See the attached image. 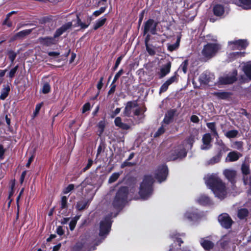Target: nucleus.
Returning <instances> with one entry per match:
<instances>
[{
  "label": "nucleus",
  "mask_w": 251,
  "mask_h": 251,
  "mask_svg": "<svg viewBox=\"0 0 251 251\" xmlns=\"http://www.w3.org/2000/svg\"><path fill=\"white\" fill-rule=\"evenodd\" d=\"M111 224L110 218L109 217H106L100 222L99 235L103 239L108 234L110 229Z\"/></svg>",
  "instance_id": "obj_5"
},
{
  "label": "nucleus",
  "mask_w": 251,
  "mask_h": 251,
  "mask_svg": "<svg viewBox=\"0 0 251 251\" xmlns=\"http://www.w3.org/2000/svg\"><path fill=\"white\" fill-rule=\"evenodd\" d=\"M123 56H121L117 58V60L116 61V63H115L114 67V70H115L118 68V67L119 66V64L121 63V61L122 59H123Z\"/></svg>",
  "instance_id": "obj_60"
},
{
  "label": "nucleus",
  "mask_w": 251,
  "mask_h": 251,
  "mask_svg": "<svg viewBox=\"0 0 251 251\" xmlns=\"http://www.w3.org/2000/svg\"><path fill=\"white\" fill-rule=\"evenodd\" d=\"M31 31H32L31 29L23 30L19 32L18 33H17L15 35L14 38L17 39L18 38H23V37L26 36L28 35V34H29L31 32Z\"/></svg>",
  "instance_id": "obj_28"
},
{
  "label": "nucleus",
  "mask_w": 251,
  "mask_h": 251,
  "mask_svg": "<svg viewBox=\"0 0 251 251\" xmlns=\"http://www.w3.org/2000/svg\"><path fill=\"white\" fill-rule=\"evenodd\" d=\"M114 123L117 126L123 129H128L130 126L126 124H125L122 122L121 118L119 117H116L114 120Z\"/></svg>",
  "instance_id": "obj_23"
},
{
  "label": "nucleus",
  "mask_w": 251,
  "mask_h": 251,
  "mask_svg": "<svg viewBox=\"0 0 251 251\" xmlns=\"http://www.w3.org/2000/svg\"><path fill=\"white\" fill-rule=\"evenodd\" d=\"M98 127L100 129L99 133L100 134H101L104 130V127H105V123L103 121H100L98 124Z\"/></svg>",
  "instance_id": "obj_50"
},
{
  "label": "nucleus",
  "mask_w": 251,
  "mask_h": 251,
  "mask_svg": "<svg viewBox=\"0 0 251 251\" xmlns=\"http://www.w3.org/2000/svg\"><path fill=\"white\" fill-rule=\"evenodd\" d=\"M188 64V62L187 60H185L183 62V63L181 64L180 68L182 69L184 73H186L187 72V68Z\"/></svg>",
  "instance_id": "obj_49"
},
{
  "label": "nucleus",
  "mask_w": 251,
  "mask_h": 251,
  "mask_svg": "<svg viewBox=\"0 0 251 251\" xmlns=\"http://www.w3.org/2000/svg\"><path fill=\"white\" fill-rule=\"evenodd\" d=\"M18 67V66H16L10 70L9 73V77L10 78H12L14 76L15 74L17 71Z\"/></svg>",
  "instance_id": "obj_51"
},
{
  "label": "nucleus",
  "mask_w": 251,
  "mask_h": 251,
  "mask_svg": "<svg viewBox=\"0 0 251 251\" xmlns=\"http://www.w3.org/2000/svg\"><path fill=\"white\" fill-rule=\"evenodd\" d=\"M123 70L122 69H121L118 71V72L115 75L114 78L112 81V84L115 83L117 79L120 77V76L123 74Z\"/></svg>",
  "instance_id": "obj_53"
},
{
  "label": "nucleus",
  "mask_w": 251,
  "mask_h": 251,
  "mask_svg": "<svg viewBox=\"0 0 251 251\" xmlns=\"http://www.w3.org/2000/svg\"><path fill=\"white\" fill-rule=\"evenodd\" d=\"M224 175L225 177L230 181L232 182L236 176V172L233 170L226 169L224 171Z\"/></svg>",
  "instance_id": "obj_18"
},
{
  "label": "nucleus",
  "mask_w": 251,
  "mask_h": 251,
  "mask_svg": "<svg viewBox=\"0 0 251 251\" xmlns=\"http://www.w3.org/2000/svg\"><path fill=\"white\" fill-rule=\"evenodd\" d=\"M180 41V38L179 37H177V40L176 42L174 44H168V49L171 51L176 50L177 49L179 45V43Z\"/></svg>",
  "instance_id": "obj_30"
},
{
  "label": "nucleus",
  "mask_w": 251,
  "mask_h": 251,
  "mask_svg": "<svg viewBox=\"0 0 251 251\" xmlns=\"http://www.w3.org/2000/svg\"><path fill=\"white\" fill-rule=\"evenodd\" d=\"M165 131V128L164 126L162 125L159 129L157 130V131L155 133L154 136V137H158L159 135L163 134Z\"/></svg>",
  "instance_id": "obj_48"
},
{
  "label": "nucleus",
  "mask_w": 251,
  "mask_h": 251,
  "mask_svg": "<svg viewBox=\"0 0 251 251\" xmlns=\"http://www.w3.org/2000/svg\"><path fill=\"white\" fill-rule=\"evenodd\" d=\"M200 243L201 246L205 250H209L211 249L214 246L213 243L206 238H202L200 240Z\"/></svg>",
  "instance_id": "obj_20"
},
{
  "label": "nucleus",
  "mask_w": 251,
  "mask_h": 251,
  "mask_svg": "<svg viewBox=\"0 0 251 251\" xmlns=\"http://www.w3.org/2000/svg\"><path fill=\"white\" fill-rule=\"evenodd\" d=\"M154 179L151 175L144 176L143 181L140 184L139 194L143 200L148 199L152 194V184Z\"/></svg>",
  "instance_id": "obj_3"
},
{
  "label": "nucleus",
  "mask_w": 251,
  "mask_h": 251,
  "mask_svg": "<svg viewBox=\"0 0 251 251\" xmlns=\"http://www.w3.org/2000/svg\"><path fill=\"white\" fill-rule=\"evenodd\" d=\"M94 195H95V194H93L91 198L87 201H78L77 203V204L76 206V209L78 210H82L84 209L87 206V205L89 204V203H90L91 201L92 200Z\"/></svg>",
  "instance_id": "obj_22"
},
{
  "label": "nucleus",
  "mask_w": 251,
  "mask_h": 251,
  "mask_svg": "<svg viewBox=\"0 0 251 251\" xmlns=\"http://www.w3.org/2000/svg\"><path fill=\"white\" fill-rule=\"evenodd\" d=\"M241 6L245 9L251 8V0H239Z\"/></svg>",
  "instance_id": "obj_34"
},
{
  "label": "nucleus",
  "mask_w": 251,
  "mask_h": 251,
  "mask_svg": "<svg viewBox=\"0 0 251 251\" xmlns=\"http://www.w3.org/2000/svg\"><path fill=\"white\" fill-rule=\"evenodd\" d=\"M83 247H85V246L83 245L81 243H78L74 247V250L75 251H79V250L80 249H81V248H82Z\"/></svg>",
  "instance_id": "obj_54"
},
{
  "label": "nucleus",
  "mask_w": 251,
  "mask_h": 251,
  "mask_svg": "<svg viewBox=\"0 0 251 251\" xmlns=\"http://www.w3.org/2000/svg\"><path fill=\"white\" fill-rule=\"evenodd\" d=\"M67 198L66 196H63L61 199V207L62 209L66 208L67 207Z\"/></svg>",
  "instance_id": "obj_47"
},
{
  "label": "nucleus",
  "mask_w": 251,
  "mask_h": 251,
  "mask_svg": "<svg viewBox=\"0 0 251 251\" xmlns=\"http://www.w3.org/2000/svg\"><path fill=\"white\" fill-rule=\"evenodd\" d=\"M121 174V173H114L112 174V175L110 176L108 179V182L109 183H112L115 182L117 179L119 178V176Z\"/></svg>",
  "instance_id": "obj_40"
},
{
  "label": "nucleus",
  "mask_w": 251,
  "mask_h": 251,
  "mask_svg": "<svg viewBox=\"0 0 251 251\" xmlns=\"http://www.w3.org/2000/svg\"><path fill=\"white\" fill-rule=\"evenodd\" d=\"M77 18V23L76 24L74 25L75 27L80 26L81 28H86L89 25L85 24L82 22H81V20L79 19L78 16H76Z\"/></svg>",
  "instance_id": "obj_42"
},
{
  "label": "nucleus",
  "mask_w": 251,
  "mask_h": 251,
  "mask_svg": "<svg viewBox=\"0 0 251 251\" xmlns=\"http://www.w3.org/2000/svg\"><path fill=\"white\" fill-rule=\"evenodd\" d=\"M206 185L213 191L216 197L220 200L224 199L227 195V189L225 184L217 174H212L205 177Z\"/></svg>",
  "instance_id": "obj_1"
},
{
  "label": "nucleus",
  "mask_w": 251,
  "mask_h": 251,
  "mask_svg": "<svg viewBox=\"0 0 251 251\" xmlns=\"http://www.w3.org/2000/svg\"><path fill=\"white\" fill-rule=\"evenodd\" d=\"M237 71H234L232 75H226L220 78V83L222 84H227L232 83L236 80Z\"/></svg>",
  "instance_id": "obj_13"
},
{
  "label": "nucleus",
  "mask_w": 251,
  "mask_h": 251,
  "mask_svg": "<svg viewBox=\"0 0 251 251\" xmlns=\"http://www.w3.org/2000/svg\"><path fill=\"white\" fill-rule=\"evenodd\" d=\"M197 201L200 204L206 205L210 202V200L206 196L201 195L197 199Z\"/></svg>",
  "instance_id": "obj_25"
},
{
  "label": "nucleus",
  "mask_w": 251,
  "mask_h": 251,
  "mask_svg": "<svg viewBox=\"0 0 251 251\" xmlns=\"http://www.w3.org/2000/svg\"><path fill=\"white\" fill-rule=\"evenodd\" d=\"M242 171L243 174L248 175L250 173V169L248 165L243 164L242 165Z\"/></svg>",
  "instance_id": "obj_46"
},
{
  "label": "nucleus",
  "mask_w": 251,
  "mask_h": 251,
  "mask_svg": "<svg viewBox=\"0 0 251 251\" xmlns=\"http://www.w3.org/2000/svg\"><path fill=\"white\" fill-rule=\"evenodd\" d=\"M104 10H105V8L101 7L99 10L95 11L94 12L93 14L96 16H98L99 15H100V14H101L102 13L104 12Z\"/></svg>",
  "instance_id": "obj_62"
},
{
  "label": "nucleus",
  "mask_w": 251,
  "mask_h": 251,
  "mask_svg": "<svg viewBox=\"0 0 251 251\" xmlns=\"http://www.w3.org/2000/svg\"><path fill=\"white\" fill-rule=\"evenodd\" d=\"M213 12L216 16H221L224 13L225 9L223 5L217 4L214 7Z\"/></svg>",
  "instance_id": "obj_24"
},
{
  "label": "nucleus",
  "mask_w": 251,
  "mask_h": 251,
  "mask_svg": "<svg viewBox=\"0 0 251 251\" xmlns=\"http://www.w3.org/2000/svg\"><path fill=\"white\" fill-rule=\"evenodd\" d=\"M248 45L246 40H235L228 42V48L230 50H242L245 49Z\"/></svg>",
  "instance_id": "obj_7"
},
{
  "label": "nucleus",
  "mask_w": 251,
  "mask_h": 251,
  "mask_svg": "<svg viewBox=\"0 0 251 251\" xmlns=\"http://www.w3.org/2000/svg\"><path fill=\"white\" fill-rule=\"evenodd\" d=\"M221 159V157L220 155H216L215 156H213L211 159H210L209 160L207 161V164L210 165L214 164L215 163H217L220 161Z\"/></svg>",
  "instance_id": "obj_41"
},
{
  "label": "nucleus",
  "mask_w": 251,
  "mask_h": 251,
  "mask_svg": "<svg viewBox=\"0 0 251 251\" xmlns=\"http://www.w3.org/2000/svg\"><path fill=\"white\" fill-rule=\"evenodd\" d=\"M74 188V184H70L67 187H66L64 190H63V193L64 194H68V193H69L70 191H71L72 190H73Z\"/></svg>",
  "instance_id": "obj_52"
},
{
  "label": "nucleus",
  "mask_w": 251,
  "mask_h": 251,
  "mask_svg": "<svg viewBox=\"0 0 251 251\" xmlns=\"http://www.w3.org/2000/svg\"><path fill=\"white\" fill-rule=\"evenodd\" d=\"M191 121L193 123H197L199 122V119L197 116L193 115L191 117Z\"/></svg>",
  "instance_id": "obj_64"
},
{
  "label": "nucleus",
  "mask_w": 251,
  "mask_h": 251,
  "mask_svg": "<svg viewBox=\"0 0 251 251\" xmlns=\"http://www.w3.org/2000/svg\"><path fill=\"white\" fill-rule=\"evenodd\" d=\"M38 42L45 46H50L56 43L55 38L53 37H41L38 39Z\"/></svg>",
  "instance_id": "obj_14"
},
{
  "label": "nucleus",
  "mask_w": 251,
  "mask_h": 251,
  "mask_svg": "<svg viewBox=\"0 0 251 251\" xmlns=\"http://www.w3.org/2000/svg\"><path fill=\"white\" fill-rule=\"evenodd\" d=\"M216 144L219 145L222 150H226V146L221 140H217Z\"/></svg>",
  "instance_id": "obj_57"
},
{
  "label": "nucleus",
  "mask_w": 251,
  "mask_h": 251,
  "mask_svg": "<svg viewBox=\"0 0 251 251\" xmlns=\"http://www.w3.org/2000/svg\"><path fill=\"white\" fill-rule=\"evenodd\" d=\"M208 79L209 78L207 77V75L206 73L202 74L199 77V79L201 81V82L204 84H206L208 82Z\"/></svg>",
  "instance_id": "obj_43"
},
{
  "label": "nucleus",
  "mask_w": 251,
  "mask_h": 251,
  "mask_svg": "<svg viewBox=\"0 0 251 251\" xmlns=\"http://www.w3.org/2000/svg\"><path fill=\"white\" fill-rule=\"evenodd\" d=\"M244 71L246 75L251 79V62H249L245 65Z\"/></svg>",
  "instance_id": "obj_32"
},
{
  "label": "nucleus",
  "mask_w": 251,
  "mask_h": 251,
  "mask_svg": "<svg viewBox=\"0 0 251 251\" xmlns=\"http://www.w3.org/2000/svg\"><path fill=\"white\" fill-rule=\"evenodd\" d=\"M212 138L209 133L204 134L202 138V144L201 146V149L202 150H208L212 147Z\"/></svg>",
  "instance_id": "obj_11"
},
{
  "label": "nucleus",
  "mask_w": 251,
  "mask_h": 251,
  "mask_svg": "<svg viewBox=\"0 0 251 251\" xmlns=\"http://www.w3.org/2000/svg\"><path fill=\"white\" fill-rule=\"evenodd\" d=\"M242 154L238 152L232 151L229 152L226 157V162H234L237 161L241 156Z\"/></svg>",
  "instance_id": "obj_17"
},
{
  "label": "nucleus",
  "mask_w": 251,
  "mask_h": 251,
  "mask_svg": "<svg viewBox=\"0 0 251 251\" xmlns=\"http://www.w3.org/2000/svg\"><path fill=\"white\" fill-rule=\"evenodd\" d=\"M90 104L89 103H87L85 104L82 108V113H85L87 111L90 110Z\"/></svg>",
  "instance_id": "obj_61"
},
{
  "label": "nucleus",
  "mask_w": 251,
  "mask_h": 251,
  "mask_svg": "<svg viewBox=\"0 0 251 251\" xmlns=\"http://www.w3.org/2000/svg\"><path fill=\"white\" fill-rule=\"evenodd\" d=\"M72 23L71 22L63 25L61 27H60L56 30L54 34V38H55L56 37L60 36L67 29L70 28L72 27Z\"/></svg>",
  "instance_id": "obj_16"
},
{
  "label": "nucleus",
  "mask_w": 251,
  "mask_h": 251,
  "mask_svg": "<svg viewBox=\"0 0 251 251\" xmlns=\"http://www.w3.org/2000/svg\"><path fill=\"white\" fill-rule=\"evenodd\" d=\"M221 49L219 45L217 44H207L202 51V54L207 57H211Z\"/></svg>",
  "instance_id": "obj_6"
},
{
  "label": "nucleus",
  "mask_w": 251,
  "mask_h": 251,
  "mask_svg": "<svg viewBox=\"0 0 251 251\" xmlns=\"http://www.w3.org/2000/svg\"><path fill=\"white\" fill-rule=\"evenodd\" d=\"M127 189L126 187L121 188L117 192L112 204L115 208L122 206L126 201Z\"/></svg>",
  "instance_id": "obj_4"
},
{
  "label": "nucleus",
  "mask_w": 251,
  "mask_h": 251,
  "mask_svg": "<svg viewBox=\"0 0 251 251\" xmlns=\"http://www.w3.org/2000/svg\"><path fill=\"white\" fill-rule=\"evenodd\" d=\"M207 127L211 130L213 133V134L216 137H218V134L216 130L215 124L214 123H208L206 124Z\"/></svg>",
  "instance_id": "obj_33"
},
{
  "label": "nucleus",
  "mask_w": 251,
  "mask_h": 251,
  "mask_svg": "<svg viewBox=\"0 0 251 251\" xmlns=\"http://www.w3.org/2000/svg\"><path fill=\"white\" fill-rule=\"evenodd\" d=\"M248 215V211L246 208L241 209L238 211V216L242 219L246 218Z\"/></svg>",
  "instance_id": "obj_35"
},
{
  "label": "nucleus",
  "mask_w": 251,
  "mask_h": 251,
  "mask_svg": "<svg viewBox=\"0 0 251 251\" xmlns=\"http://www.w3.org/2000/svg\"><path fill=\"white\" fill-rule=\"evenodd\" d=\"M10 91V87L9 86L4 87L1 91V94L0 96V99L1 100H4L8 96L9 92Z\"/></svg>",
  "instance_id": "obj_31"
},
{
  "label": "nucleus",
  "mask_w": 251,
  "mask_h": 251,
  "mask_svg": "<svg viewBox=\"0 0 251 251\" xmlns=\"http://www.w3.org/2000/svg\"><path fill=\"white\" fill-rule=\"evenodd\" d=\"M137 106L136 101H129L127 103L124 111V114L127 116H130L132 111L134 112L135 108Z\"/></svg>",
  "instance_id": "obj_15"
},
{
  "label": "nucleus",
  "mask_w": 251,
  "mask_h": 251,
  "mask_svg": "<svg viewBox=\"0 0 251 251\" xmlns=\"http://www.w3.org/2000/svg\"><path fill=\"white\" fill-rule=\"evenodd\" d=\"M195 139V135H190L187 139L184 141L182 145L175 148L168 153V159L169 160H176L185 157L187 151L192 148Z\"/></svg>",
  "instance_id": "obj_2"
},
{
  "label": "nucleus",
  "mask_w": 251,
  "mask_h": 251,
  "mask_svg": "<svg viewBox=\"0 0 251 251\" xmlns=\"http://www.w3.org/2000/svg\"><path fill=\"white\" fill-rule=\"evenodd\" d=\"M214 94L222 99H225L228 97V94L226 92H216Z\"/></svg>",
  "instance_id": "obj_44"
},
{
  "label": "nucleus",
  "mask_w": 251,
  "mask_h": 251,
  "mask_svg": "<svg viewBox=\"0 0 251 251\" xmlns=\"http://www.w3.org/2000/svg\"><path fill=\"white\" fill-rule=\"evenodd\" d=\"M245 54V52L244 51H237L230 53L228 55V60L229 61H232L234 59L244 56Z\"/></svg>",
  "instance_id": "obj_21"
},
{
  "label": "nucleus",
  "mask_w": 251,
  "mask_h": 251,
  "mask_svg": "<svg viewBox=\"0 0 251 251\" xmlns=\"http://www.w3.org/2000/svg\"><path fill=\"white\" fill-rule=\"evenodd\" d=\"M218 221L221 225L226 228H230L232 223L231 219L226 213L221 214L218 217Z\"/></svg>",
  "instance_id": "obj_9"
},
{
  "label": "nucleus",
  "mask_w": 251,
  "mask_h": 251,
  "mask_svg": "<svg viewBox=\"0 0 251 251\" xmlns=\"http://www.w3.org/2000/svg\"><path fill=\"white\" fill-rule=\"evenodd\" d=\"M146 50L151 55H153L155 53V48L147 43V40L146 41Z\"/></svg>",
  "instance_id": "obj_37"
},
{
  "label": "nucleus",
  "mask_w": 251,
  "mask_h": 251,
  "mask_svg": "<svg viewBox=\"0 0 251 251\" xmlns=\"http://www.w3.org/2000/svg\"><path fill=\"white\" fill-rule=\"evenodd\" d=\"M169 86L166 82L163 83L160 88V93L165 92L168 89Z\"/></svg>",
  "instance_id": "obj_55"
},
{
  "label": "nucleus",
  "mask_w": 251,
  "mask_h": 251,
  "mask_svg": "<svg viewBox=\"0 0 251 251\" xmlns=\"http://www.w3.org/2000/svg\"><path fill=\"white\" fill-rule=\"evenodd\" d=\"M171 69V63L168 62L167 64L165 65L161 69L160 76L163 77L168 74Z\"/></svg>",
  "instance_id": "obj_27"
},
{
  "label": "nucleus",
  "mask_w": 251,
  "mask_h": 251,
  "mask_svg": "<svg viewBox=\"0 0 251 251\" xmlns=\"http://www.w3.org/2000/svg\"><path fill=\"white\" fill-rule=\"evenodd\" d=\"M135 108L134 114L137 117L138 122H141L144 118V112L146 109L143 107H138L137 106Z\"/></svg>",
  "instance_id": "obj_19"
},
{
  "label": "nucleus",
  "mask_w": 251,
  "mask_h": 251,
  "mask_svg": "<svg viewBox=\"0 0 251 251\" xmlns=\"http://www.w3.org/2000/svg\"><path fill=\"white\" fill-rule=\"evenodd\" d=\"M231 147L233 149L242 151H243V142L241 141H235L233 143Z\"/></svg>",
  "instance_id": "obj_39"
},
{
  "label": "nucleus",
  "mask_w": 251,
  "mask_h": 251,
  "mask_svg": "<svg viewBox=\"0 0 251 251\" xmlns=\"http://www.w3.org/2000/svg\"><path fill=\"white\" fill-rule=\"evenodd\" d=\"M238 133L237 130H231L226 132L225 135L228 138H235Z\"/></svg>",
  "instance_id": "obj_36"
},
{
  "label": "nucleus",
  "mask_w": 251,
  "mask_h": 251,
  "mask_svg": "<svg viewBox=\"0 0 251 251\" xmlns=\"http://www.w3.org/2000/svg\"><path fill=\"white\" fill-rule=\"evenodd\" d=\"M42 105H43L42 103H39L36 105V107H35V110L34 112V116H36V115L39 113Z\"/></svg>",
  "instance_id": "obj_59"
},
{
  "label": "nucleus",
  "mask_w": 251,
  "mask_h": 251,
  "mask_svg": "<svg viewBox=\"0 0 251 251\" xmlns=\"http://www.w3.org/2000/svg\"><path fill=\"white\" fill-rule=\"evenodd\" d=\"M8 54L9 59L13 62L16 57V54L14 52L10 51L8 52Z\"/></svg>",
  "instance_id": "obj_56"
},
{
  "label": "nucleus",
  "mask_w": 251,
  "mask_h": 251,
  "mask_svg": "<svg viewBox=\"0 0 251 251\" xmlns=\"http://www.w3.org/2000/svg\"><path fill=\"white\" fill-rule=\"evenodd\" d=\"M176 80V76H173L168 79L165 82H166L169 85H171L173 82Z\"/></svg>",
  "instance_id": "obj_58"
},
{
  "label": "nucleus",
  "mask_w": 251,
  "mask_h": 251,
  "mask_svg": "<svg viewBox=\"0 0 251 251\" xmlns=\"http://www.w3.org/2000/svg\"><path fill=\"white\" fill-rule=\"evenodd\" d=\"M175 113V111L174 110H171L169 111L164 117L163 122L166 124H169L171 122Z\"/></svg>",
  "instance_id": "obj_26"
},
{
  "label": "nucleus",
  "mask_w": 251,
  "mask_h": 251,
  "mask_svg": "<svg viewBox=\"0 0 251 251\" xmlns=\"http://www.w3.org/2000/svg\"><path fill=\"white\" fill-rule=\"evenodd\" d=\"M50 85L48 83H45L43 86L42 89V92L44 94H47L50 92Z\"/></svg>",
  "instance_id": "obj_45"
},
{
  "label": "nucleus",
  "mask_w": 251,
  "mask_h": 251,
  "mask_svg": "<svg viewBox=\"0 0 251 251\" xmlns=\"http://www.w3.org/2000/svg\"><path fill=\"white\" fill-rule=\"evenodd\" d=\"M168 175V168L165 165H162L158 167L155 172L156 179L159 182L166 180Z\"/></svg>",
  "instance_id": "obj_8"
},
{
  "label": "nucleus",
  "mask_w": 251,
  "mask_h": 251,
  "mask_svg": "<svg viewBox=\"0 0 251 251\" xmlns=\"http://www.w3.org/2000/svg\"><path fill=\"white\" fill-rule=\"evenodd\" d=\"M79 216L75 217L70 222L69 224V227L71 230H73L75 226L77 221L79 219Z\"/></svg>",
  "instance_id": "obj_38"
},
{
  "label": "nucleus",
  "mask_w": 251,
  "mask_h": 251,
  "mask_svg": "<svg viewBox=\"0 0 251 251\" xmlns=\"http://www.w3.org/2000/svg\"><path fill=\"white\" fill-rule=\"evenodd\" d=\"M106 20V19L104 17H101V18L97 20L96 22V23L94 26V29L95 30H96L98 28H99V27L102 26L105 23Z\"/></svg>",
  "instance_id": "obj_29"
},
{
  "label": "nucleus",
  "mask_w": 251,
  "mask_h": 251,
  "mask_svg": "<svg viewBox=\"0 0 251 251\" xmlns=\"http://www.w3.org/2000/svg\"><path fill=\"white\" fill-rule=\"evenodd\" d=\"M198 218V214L197 209L193 208L189 209L184 213L183 216L184 220L192 222Z\"/></svg>",
  "instance_id": "obj_10"
},
{
  "label": "nucleus",
  "mask_w": 251,
  "mask_h": 251,
  "mask_svg": "<svg viewBox=\"0 0 251 251\" xmlns=\"http://www.w3.org/2000/svg\"><path fill=\"white\" fill-rule=\"evenodd\" d=\"M157 23L152 19L149 20L145 24L144 27V34H147L148 32L151 33L155 34Z\"/></svg>",
  "instance_id": "obj_12"
},
{
  "label": "nucleus",
  "mask_w": 251,
  "mask_h": 251,
  "mask_svg": "<svg viewBox=\"0 0 251 251\" xmlns=\"http://www.w3.org/2000/svg\"><path fill=\"white\" fill-rule=\"evenodd\" d=\"M93 163V161L92 159H89L88 164H87L86 166L83 169V171H86L87 170L89 169L92 165Z\"/></svg>",
  "instance_id": "obj_63"
}]
</instances>
